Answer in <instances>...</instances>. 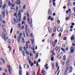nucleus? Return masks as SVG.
I'll list each match as a JSON object with an SVG mask.
<instances>
[{
  "label": "nucleus",
  "instance_id": "nucleus-1",
  "mask_svg": "<svg viewBox=\"0 0 75 75\" xmlns=\"http://www.w3.org/2000/svg\"><path fill=\"white\" fill-rule=\"evenodd\" d=\"M21 11L19 10L18 12V15H19L18 16V18H17L16 19L13 18V20L14 21V22L15 23H20V21H21Z\"/></svg>",
  "mask_w": 75,
  "mask_h": 75
},
{
  "label": "nucleus",
  "instance_id": "nucleus-2",
  "mask_svg": "<svg viewBox=\"0 0 75 75\" xmlns=\"http://www.w3.org/2000/svg\"><path fill=\"white\" fill-rule=\"evenodd\" d=\"M27 16L28 17V21L29 24L30 25L32 24V23H33V22H32V19L31 18H30V20H29V14L28 12L27 13Z\"/></svg>",
  "mask_w": 75,
  "mask_h": 75
},
{
  "label": "nucleus",
  "instance_id": "nucleus-3",
  "mask_svg": "<svg viewBox=\"0 0 75 75\" xmlns=\"http://www.w3.org/2000/svg\"><path fill=\"white\" fill-rule=\"evenodd\" d=\"M72 45L73 46H71L70 48V50L71 53H73L74 52V49H75L74 46H75V44L73 43Z\"/></svg>",
  "mask_w": 75,
  "mask_h": 75
},
{
  "label": "nucleus",
  "instance_id": "nucleus-4",
  "mask_svg": "<svg viewBox=\"0 0 75 75\" xmlns=\"http://www.w3.org/2000/svg\"><path fill=\"white\" fill-rule=\"evenodd\" d=\"M7 33L6 31H3L2 33V37L4 38V41L6 40L5 38H6V37L7 36Z\"/></svg>",
  "mask_w": 75,
  "mask_h": 75
},
{
  "label": "nucleus",
  "instance_id": "nucleus-5",
  "mask_svg": "<svg viewBox=\"0 0 75 75\" xmlns=\"http://www.w3.org/2000/svg\"><path fill=\"white\" fill-rule=\"evenodd\" d=\"M27 27H28V25H26L25 27V30L26 31H28V33H30V29L29 28H27Z\"/></svg>",
  "mask_w": 75,
  "mask_h": 75
},
{
  "label": "nucleus",
  "instance_id": "nucleus-6",
  "mask_svg": "<svg viewBox=\"0 0 75 75\" xmlns=\"http://www.w3.org/2000/svg\"><path fill=\"white\" fill-rule=\"evenodd\" d=\"M11 2L10 1H8V5L10 7V6H11L12 7H14L15 5H13L12 4H10Z\"/></svg>",
  "mask_w": 75,
  "mask_h": 75
},
{
  "label": "nucleus",
  "instance_id": "nucleus-7",
  "mask_svg": "<svg viewBox=\"0 0 75 75\" xmlns=\"http://www.w3.org/2000/svg\"><path fill=\"white\" fill-rule=\"evenodd\" d=\"M68 69H69V67H67V68L66 69L65 71L64 72L65 75H66V74H67V72H68Z\"/></svg>",
  "mask_w": 75,
  "mask_h": 75
},
{
  "label": "nucleus",
  "instance_id": "nucleus-8",
  "mask_svg": "<svg viewBox=\"0 0 75 75\" xmlns=\"http://www.w3.org/2000/svg\"><path fill=\"white\" fill-rule=\"evenodd\" d=\"M16 3L17 4H19V5L20 6V5L21 1H20V0H17V2Z\"/></svg>",
  "mask_w": 75,
  "mask_h": 75
},
{
  "label": "nucleus",
  "instance_id": "nucleus-9",
  "mask_svg": "<svg viewBox=\"0 0 75 75\" xmlns=\"http://www.w3.org/2000/svg\"><path fill=\"white\" fill-rule=\"evenodd\" d=\"M45 74V71L43 69L41 71V75H44Z\"/></svg>",
  "mask_w": 75,
  "mask_h": 75
},
{
  "label": "nucleus",
  "instance_id": "nucleus-10",
  "mask_svg": "<svg viewBox=\"0 0 75 75\" xmlns=\"http://www.w3.org/2000/svg\"><path fill=\"white\" fill-rule=\"evenodd\" d=\"M3 2H2V1L1 0H0V8L2 7L3 6L2 4Z\"/></svg>",
  "mask_w": 75,
  "mask_h": 75
},
{
  "label": "nucleus",
  "instance_id": "nucleus-11",
  "mask_svg": "<svg viewBox=\"0 0 75 75\" xmlns=\"http://www.w3.org/2000/svg\"><path fill=\"white\" fill-rule=\"evenodd\" d=\"M6 14V12L4 11H3L2 12V17L3 18H4V16H5V14Z\"/></svg>",
  "mask_w": 75,
  "mask_h": 75
},
{
  "label": "nucleus",
  "instance_id": "nucleus-12",
  "mask_svg": "<svg viewBox=\"0 0 75 75\" xmlns=\"http://www.w3.org/2000/svg\"><path fill=\"white\" fill-rule=\"evenodd\" d=\"M70 39L71 41H73L74 40V35H73L70 38Z\"/></svg>",
  "mask_w": 75,
  "mask_h": 75
},
{
  "label": "nucleus",
  "instance_id": "nucleus-13",
  "mask_svg": "<svg viewBox=\"0 0 75 75\" xmlns=\"http://www.w3.org/2000/svg\"><path fill=\"white\" fill-rule=\"evenodd\" d=\"M48 14L49 15H52L51 11L50 10V9H49L48 11Z\"/></svg>",
  "mask_w": 75,
  "mask_h": 75
},
{
  "label": "nucleus",
  "instance_id": "nucleus-14",
  "mask_svg": "<svg viewBox=\"0 0 75 75\" xmlns=\"http://www.w3.org/2000/svg\"><path fill=\"white\" fill-rule=\"evenodd\" d=\"M28 42H26V48H27V49H28Z\"/></svg>",
  "mask_w": 75,
  "mask_h": 75
},
{
  "label": "nucleus",
  "instance_id": "nucleus-15",
  "mask_svg": "<svg viewBox=\"0 0 75 75\" xmlns=\"http://www.w3.org/2000/svg\"><path fill=\"white\" fill-rule=\"evenodd\" d=\"M61 28L60 27H58L57 29V30L58 32L60 31H61Z\"/></svg>",
  "mask_w": 75,
  "mask_h": 75
},
{
  "label": "nucleus",
  "instance_id": "nucleus-16",
  "mask_svg": "<svg viewBox=\"0 0 75 75\" xmlns=\"http://www.w3.org/2000/svg\"><path fill=\"white\" fill-rule=\"evenodd\" d=\"M19 75H22V70L20 69L19 70Z\"/></svg>",
  "mask_w": 75,
  "mask_h": 75
},
{
  "label": "nucleus",
  "instance_id": "nucleus-17",
  "mask_svg": "<svg viewBox=\"0 0 75 75\" xmlns=\"http://www.w3.org/2000/svg\"><path fill=\"white\" fill-rule=\"evenodd\" d=\"M9 68V69H8V71H9V72L10 74H11V71H10V66H7Z\"/></svg>",
  "mask_w": 75,
  "mask_h": 75
},
{
  "label": "nucleus",
  "instance_id": "nucleus-18",
  "mask_svg": "<svg viewBox=\"0 0 75 75\" xmlns=\"http://www.w3.org/2000/svg\"><path fill=\"white\" fill-rule=\"evenodd\" d=\"M57 57L59 59H61V56H60L59 55H58L57 56Z\"/></svg>",
  "mask_w": 75,
  "mask_h": 75
},
{
  "label": "nucleus",
  "instance_id": "nucleus-19",
  "mask_svg": "<svg viewBox=\"0 0 75 75\" xmlns=\"http://www.w3.org/2000/svg\"><path fill=\"white\" fill-rule=\"evenodd\" d=\"M21 27V24L19 23L17 27L18 28H20Z\"/></svg>",
  "mask_w": 75,
  "mask_h": 75
},
{
  "label": "nucleus",
  "instance_id": "nucleus-20",
  "mask_svg": "<svg viewBox=\"0 0 75 75\" xmlns=\"http://www.w3.org/2000/svg\"><path fill=\"white\" fill-rule=\"evenodd\" d=\"M69 18H70L69 17H66L65 18V20H69Z\"/></svg>",
  "mask_w": 75,
  "mask_h": 75
},
{
  "label": "nucleus",
  "instance_id": "nucleus-21",
  "mask_svg": "<svg viewBox=\"0 0 75 75\" xmlns=\"http://www.w3.org/2000/svg\"><path fill=\"white\" fill-rule=\"evenodd\" d=\"M1 61H3L4 64H5V61H4V60L2 58H1Z\"/></svg>",
  "mask_w": 75,
  "mask_h": 75
},
{
  "label": "nucleus",
  "instance_id": "nucleus-22",
  "mask_svg": "<svg viewBox=\"0 0 75 75\" xmlns=\"http://www.w3.org/2000/svg\"><path fill=\"white\" fill-rule=\"evenodd\" d=\"M48 31L49 33H50L51 32V28H48Z\"/></svg>",
  "mask_w": 75,
  "mask_h": 75
},
{
  "label": "nucleus",
  "instance_id": "nucleus-23",
  "mask_svg": "<svg viewBox=\"0 0 75 75\" xmlns=\"http://www.w3.org/2000/svg\"><path fill=\"white\" fill-rule=\"evenodd\" d=\"M6 7V4H4L3 7V8H2L3 9H4V8H5Z\"/></svg>",
  "mask_w": 75,
  "mask_h": 75
},
{
  "label": "nucleus",
  "instance_id": "nucleus-24",
  "mask_svg": "<svg viewBox=\"0 0 75 75\" xmlns=\"http://www.w3.org/2000/svg\"><path fill=\"white\" fill-rule=\"evenodd\" d=\"M52 44L53 47H55V45H56V43H54V42H52Z\"/></svg>",
  "mask_w": 75,
  "mask_h": 75
},
{
  "label": "nucleus",
  "instance_id": "nucleus-25",
  "mask_svg": "<svg viewBox=\"0 0 75 75\" xmlns=\"http://www.w3.org/2000/svg\"><path fill=\"white\" fill-rule=\"evenodd\" d=\"M31 41L32 42V44H34V39L31 40Z\"/></svg>",
  "mask_w": 75,
  "mask_h": 75
},
{
  "label": "nucleus",
  "instance_id": "nucleus-26",
  "mask_svg": "<svg viewBox=\"0 0 75 75\" xmlns=\"http://www.w3.org/2000/svg\"><path fill=\"white\" fill-rule=\"evenodd\" d=\"M23 49H24V51H27V49H27V47L26 48L25 47H23Z\"/></svg>",
  "mask_w": 75,
  "mask_h": 75
},
{
  "label": "nucleus",
  "instance_id": "nucleus-27",
  "mask_svg": "<svg viewBox=\"0 0 75 75\" xmlns=\"http://www.w3.org/2000/svg\"><path fill=\"white\" fill-rule=\"evenodd\" d=\"M52 68H53V69H54V63H52Z\"/></svg>",
  "mask_w": 75,
  "mask_h": 75
},
{
  "label": "nucleus",
  "instance_id": "nucleus-28",
  "mask_svg": "<svg viewBox=\"0 0 75 75\" xmlns=\"http://www.w3.org/2000/svg\"><path fill=\"white\" fill-rule=\"evenodd\" d=\"M56 30H57V28H55L53 29V32H55L56 31Z\"/></svg>",
  "mask_w": 75,
  "mask_h": 75
},
{
  "label": "nucleus",
  "instance_id": "nucleus-29",
  "mask_svg": "<svg viewBox=\"0 0 75 75\" xmlns=\"http://www.w3.org/2000/svg\"><path fill=\"white\" fill-rule=\"evenodd\" d=\"M66 56H65V55H64L63 56V60H64V61H65V59H66Z\"/></svg>",
  "mask_w": 75,
  "mask_h": 75
},
{
  "label": "nucleus",
  "instance_id": "nucleus-30",
  "mask_svg": "<svg viewBox=\"0 0 75 75\" xmlns=\"http://www.w3.org/2000/svg\"><path fill=\"white\" fill-rule=\"evenodd\" d=\"M54 57H52L51 59V61H54Z\"/></svg>",
  "mask_w": 75,
  "mask_h": 75
},
{
  "label": "nucleus",
  "instance_id": "nucleus-31",
  "mask_svg": "<svg viewBox=\"0 0 75 75\" xmlns=\"http://www.w3.org/2000/svg\"><path fill=\"white\" fill-rule=\"evenodd\" d=\"M29 63L30 64V65H31V64L32 63V62H31V60H29Z\"/></svg>",
  "mask_w": 75,
  "mask_h": 75
},
{
  "label": "nucleus",
  "instance_id": "nucleus-32",
  "mask_svg": "<svg viewBox=\"0 0 75 75\" xmlns=\"http://www.w3.org/2000/svg\"><path fill=\"white\" fill-rule=\"evenodd\" d=\"M29 55H30V57H33V54L32 53H30L29 54Z\"/></svg>",
  "mask_w": 75,
  "mask_h": 75
},
{
  "label": "nucleus",
  "instance_id": "nucleus-33",
  "mask_svg": "<svg viewBox=\"0 0 75 75\" xmlns=\"http://www.w3.org/2000/svg\"><path fill=\"white\" fill-rule=\"evenodd\" d=\"M2 24H5V23H6V21L4 20L2 21Z\"/></svg>",
  "mask_w": 75,
  "mask_h": 75
},
{
  "label": "nucleus",
  "instance_id": "nucleus-34",
  "mask_svg": "<svg viewBox=\"0 0 75 75\" xmlns=\"http://www.w3.org/2000/svg\"><path fill=\"white\" fill-rule=\"evenodd\" d=\"M30 37H32V38H33V33H31L30 34Z\"/></svg>",
  "mask_w": 75,
  "mask_h": 75
},
{
  "label": "nucleus",
  "instance_id": "nucleus-35",
  "mask_svg": "<svg viewBox=\"0 0 75 75\" xmlns=\"http://www.w3.org/2000/svg\"><path fill=\"white\" fill-rule=\"evenodd\" d=\"M22 41L23 43H25V41H24V38H22Z\"/></svg>",
  "mask_w": 75,
  "mask_h": 75
},
{
  "label": "nucleus",
  "instance_id": "nucleus-36",
  "mask_svg": "<svg viewBox=\"0 0 75 75\" xmlns=\"http://www.w3.org/2000/svg\"><path fill=\"white\" fill-rule=\"evenodd\" d=\"M69 61H68L66 62V65H68V64H69Z\"/></svg>",
  "mask_w": 75,
  "mask_h": 75
},
{
  "label": "nucleus",
  "instance_id": "nucleus-37",
  "mask_svg": "<svg viewBox=\"0 0 75 75\" xmlns=\"http://www.w3.org/2000/svg\"><path fill=\"white\" fill-rule=\"evenodd\" d=\"M18 6H17L16 8V12H17V11H18Z\"/></svg>",
  "mask_w": 75,
  "mask_h": 75
},
{
  "label": "nucleus",
  "instance_id": "nucleus-38",
  "mask_svg": "<svg viewBox=\"0 0 75 75\" xmlns=\"http://www.w3.org/2000/svg\"><path fill=\"white\" fill-rule=\"evenodd\" d=\"M24 25H23L21 27V29L23 30V29H24Z\"/></svg>",
  "mask_w": 75,
  "mask_h": 75
},
{
  "label": "nucleus",
  "instance_id": "nucleus-39",
  "mask_svg": "<svg viewBox=\"0 0 75 75\" xmlns=\"http://www.w3.org/2000/svg\"><path fill=\"white\" fill-rule=\"evenodd\" d=\"M65 64V62L63 61L62 62V65H64Z\"/></svg>",
  "mask_w": 75,
  "mask_h": 75
},
{
  "label": "nucleus",
  "instance_id": "nucleus-40",
  "mask_svg": "<svg viewBox=\"0 0 75 75\" xmlns=\"http://www.w3.org/2000/svg\"><path fill=\"white\" fill-rule=\"evenodd\" d=\"M21 50H22V47H20L19 51H21Z\"/></svg>",
  "mask_w": 75,
  "mask_h": 75
},
{
  "label": "nucleus",
  "instance_id": "nucleus-41",
  "mask_svg": "<svg viewBox=\"0 0 75 75\" xmlns=\"http://www.w3.org/2000/svg\"><path fill=\"white\" fill-rule=\"evenodd\" d=\"M25 22L24 21H22V25H23V24H25Z\"/></svg>",
  "mask_w": 75,
  "mask_h": 75
},
{
  "label": "nucleus",
  "instance_id": "nucleus-42",
  "mask_svg": "<svg viewBox=\"0 0 75 75\" xmlns=\"http://www.w3.org/2000/svg\"><path fill=\"white\" fill-rule=\"evenodd\" d=\"M56 67L57 68V67H58V63L57 62L56 64Z\"/></svg>",
  "mask_w": 75,
  "mask_h": 75
},
{
  "label": "nucleus",
  "instance_id": "nucleus-43",
  "mask_svg": "<svg viewBox=\"0 0 75 75\" xmlns=\"http://www.w3.org/2000/svg\"><path fill=\"white\" fill-rule=\"evenodd\" d=\"M32 75H35V71H33Z\"/></svg>",
  "mask_w": 75,
  "mask_h": 75
},
{
  "label": "nucleus",
  "instance_id": "nucleus-44",
  "mask_svg": "<svg viewBox=\"0 0 75 75\" xmlns=\"http://www.w3.org/2000/svg\"><path fill=\"white\" fill-rule=\"evenodd\" d=\"M72 17L73 18H75V14L72 15Z\"/></svg>",
  "mask_w": 75,
  "mask_h": 75
},
{
  "label": "nucleus",
  "instance_id": "nucleus-45",
  "mask_svg": "<svg viewBox=\"0 0 75 75\" xmlns=\"http://www.w3.org/2000/svg\"><path fill=\"white\" fill-rule=\"evenodd\" d=\"M25 33L26 34V35H27V37H28V32H26Z\"/></svg>",
  "mask_w": 75,
  "mask_h": 75
},
{
  "label": "nucleus",
  "instance_id": "nucleus-46",
  "mask_svg": "<svg viewBox=\"0 0 75 75\" xmlns=\"http://www.w3.org/2000/svg\"><path fill=\"white\" fill-rule=\"evenodd\" d=\"M69 49V48H68V47L67 46L66 47V51H68Z\"/></svg>",
  "mask_w": 75,
  "mask_h": 75
},
{
  "label": "nucleus",
  "instance_id": "nucleus-47",
  "mask_svg": "<svg viewBox=\"0 0 75 75\" xmlns=\"http://www.w3.org/2000/svg\"><path fill=\"white\" fill-rule=\"evenodd\" d=\"M26 19V17L25 16L23 18V20H24V21H25Z\"/></svg>",
  "mask_w": 75,
  "mask_h": 75
},
{
  "label": "nucleus",
  "instance_id": "nucleus-48",
  "mask_svg": "<svg viewBox=\"0 0 75 75\" xmlns=\"http://www.w3.org/2000/svg\"><path fill=\"white\" fill-rule=\"evenodd\" d=\"M25 52L26 53L27 55H28L29 53L27 51H25Z\"/></svg>",
  "mask_w": 75,
  "mask_h": 75
},
{
  "label": "nucleus",
  "instance_id": "nucleus-49",
  "mask_svg": "<svg viewBox=\"0 0 75 75\" xmlns=\"http://www.w3.org/2000/svg\"><path fill=\"white\" fill-rule=\"evenodd\" d=\"M12 32H13V28H12L11 30V32H10L11 34V33H12Z\"/></svg>",
  "mask_w": 75,
  "mask_h": 75
},
{
  "label": "nucleus",
  "instance_id": "nucleus-50",
  "mask_svg": "<svg viewBox=\"0 0 75 75\" xmlns=\"http://www.w3.org/2000/svg\"><path fill=\"white\" fill-rule=\"evenodd\" d=\"M63 39L64 41H65L67 40V38L66 37H64Z\"/></svg>",
  "mask_w": 75,
  "mask_h": 75
},
{
  "label": "nucleus",
  "instance_id": "nucleus-51",
  "mask_svg": "<svg viewBox=\"0 0 75 75\" xmlns=\"http://www.w3.org/2000/svg\"><path fill=\"white\" fill-rule=\"evenodd\" d=\"M54 44H56V43H57V40H55L54 41Z\"/></svg>",
  "mask_w": 75,
  "mask_h": 75
},
{
  "label": "nucleus",
  "instance_id": "nucleus-52",
  "mask_svg": "<svg viewBox=\"0 0 75 75\" xmlns=\"http://www.w3.org/2000/svg\"><path fill=\"white\" fill-rule=\"evenodd\" d=\"M34 65V63H32L31 64H30V65L31 66V67H33Z\"/></svg>",
  "mask_w": 75,
  "mask_h": 75
},
{
  "label": "nucleus",
  "instance_id": "nucleus-53",
  "mask_svg": "<svg viewBox=\"0 0 75 75\" xmlns=\"http://www.w3.org/2000/svg\"><path fill=\"white\" fill-rule=\"evenodd\" d=\"M25 5H24L23 6V9H25Z\"/></svg>",
  "mask_w": 75,
  "mask_h": 75
},
{
  "label": "nucleus",
  "instance_id": "nucleus-54",
  "mask_svg": "<svg viewBox=\"0 0 75 75\" xmlns=\"http://www.w3.org/2000/svg\"><path fill=\"white\" fill-rule=\"evenodd\" d=\"M38 54H36V55L35 57L36 58H38Z\"/></svg>",
  "mask_w": 75,
  "mask_h": 75
},
{
  "label": "nucleus",
  "instance_id": "nucleus-55",
  "mask_svg": "<svg viewBox=\"0 0 75 75\" xmlns=\"http://www.w3.org/2000/svg\"><path fill=\"white\" fill-rule=\"evenodd\" d=\"M58 46H57V47H56V51H58Z\"/></svg>",
  "mask_w": 75,
  "mask_h": 75
},
{
  "label": "nucleus",
  "instance_id": "nucleus-56",
  "mask_svg": "<svg viewBox=\"0 0 75 75\" xmlns=\"http://www.w3.org/2000/svg\"><path fill=\"white\" fill-rule=\"evenodd\" d=\"M20 38H19V39H18V42H20Z\"/></svg>",
  "mask_w": 75,
  "mask_h": 75
},
{
  "label": "nucleus",
  "instance_id": "nucleus-57",
  "mask_svg": "<svg viewBox=\"0 0 75 75\" xmlns=\"http://www.w3.org/2000/svg\"><path fill=\"white\" fill-rule=\"evenodd\" d=\"M70 4V3L69 2L68 3V4H67V6H69Z\"/></svg>",
  "mask_w": 75,
  "mask_h": 75
},
{
  "label": "nucleus",
  "instance_id": "nucleus-58",
  "mask_svg": "<svg viewBox=\"0 0 75 75\" xmlns=\"http://www.w3.org/2000/svg\"><path fill=\"white\" fill-rule=\"evenodd\" d=\"M23 35L24 37H25V33H23Z\"/></svg>",
  "mask_w": 75,
  "mask_h": 75
},
{
  "label": "nucleus",
  "instance_id": "nucleus-59",
  "mask_svg": "<svg viewBox=\"0 0 75 75\" xmlns=\"http://www.w3.org/2000/svg\"><path fill=\"white\" fill-rule=\"evenodd\" d=\"M27 59H28V61L30 60V57H29V56H28V57Z\"/></svg>",
  "mask_w": 75,
  "mask_h": 75
},
{
  "label": "nucleus",
  "instance_id": "nucleus-60",
  "mask_svg": "<svg viewBox=\"0 0 75 75\" xmlns=\"http://www.w3.org/2000/svg\"><path fill=\"white\" fill-rule=\"evenodd\" d=\"M19 68L20 69H22V68H21V65H20Z\"/></svg>",
  "mask_w": 75,
  "mask_h": 75
},
{
  "label": "nucleus",
  "instance_id": "nucleus-61",
  "mask_svg": "<svg viewBox=\"0 0 75 75\" xmlns=\"http://www.w3.org/2000/svg\"><path fill=\"white\" fill-rule=\"evenodd\" d=\"M23 56H24V55H25V52H24V51L23 52Z\"/></svg>",
  "mask_w": 75,
  "mask_h": 75
},
{
  "label": "nucleus",
  "instance_id": "nucleus-62",
  "mask_svg": "<svg viewBox=\"0 0 75 75\" xmlns=\"http://www.w3.org/2000/svg\"><path fill=\"white\" fill-rule=\"evenodd\" d=\"M16 34H15V35H14V38H15V39H16Z\"/></svg>",
  "mask_w": 75,
  "mask_h": 75
},
{
  "label": "nucleus",
  "instance_id": "nucleus-63",
  "mask_svg": "<svg viewBox=\"0 0 75 75\" xmlns=\"http://www.w3.org/2000/svg\"><path fill=\"white\" fill-rule=\"evenodd\" d=\"M72 71V70H71V69H70L69 70V72H71Z\"/></svg>",
  "mask_w": 75,
  "mask_h": 75
},
{
  "label": "nucleus",
  "instance_id": "nucleus-64",
  "mask_svg": "<svg viewBox=\"0 0 75 75\" xmlns=\"http://www.w3.org/2000/svg\"><path fill=\"white\" fill-rule=\"evenodd\" d=\"M74 13H75V7H74Z\"/></svg>",
  "mask_w": 75,
  "mask_h": 75
}]
</instances>
